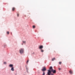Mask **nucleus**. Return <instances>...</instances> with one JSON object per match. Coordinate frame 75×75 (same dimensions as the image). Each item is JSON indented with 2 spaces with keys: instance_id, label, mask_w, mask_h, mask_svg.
<instances>
[{
  "instance_id": "1",
  "label": "nucleus",
  "mask_w": 75,
  "mask_h": 75,
  "mask_svg": "<svg viewBox=\"0 0 75 75\" xmlns=\"http://www.w3.org/2000/svg\"><path fill=\"white\" fill-rule=\"evenodd\" d=\"M42 71H43L42 75H45V73L44 71H46V67H43L42 69Z\"/></svg>"
},
{
  "instance_id": "2",
  "label": "nucleus",
  "mask_w": 75,
  "mask_h": 75,
  "mask_svg": "<svg viewBox=\"0 0 75 75\" xmlns=\"http://www.w3.org/2000/svg\"><path fill=\"white\" fill-rule=\"evenodd\" d=\"M24 52V49H21L20 50V54H23Z\"/></svg>"
},
{
  "instance_id": "3",
  "label": "nucleus",
  "mask_w": 75,
  "mask_h": 75,
  "mask_svg": "<svg viewBox=\"0 0 75 75\" xmlns=\"http://www.w3.org/2000/svg\"><path fill=\"white\" fill-rule=\"evenodd\" d=\"M48 72L47 73V74L48 75H50L51 74V72L50 70H48Z\"/></svg>"
},
{
  "instance_id": "4",
  "label": "nucleus",
  "mask_w": 75,
  "mask_h": 75,
  "mask_svg": "<svg viewBox=\"0 0 75 75\" xmlns=\"http://www.w3.org/2000/svg\"><path fill=\"white\" fill-rule=\"evenodd\" d=\"M50 69L49 70H50V71L52 72V71L53 70V69H52V67H50V68H49Z\"/></svg>"
},
{
  "instance_id": "5",
  "label": "nucleus",
  "mask_w": 75,
  "mask_h": 75,
  "mask_svg": "<svg viewBox=\"0 0 75 75\" xmlns=\"http://www.w3.org/2000/svg\"><path fill=\"white\" fill-rule=\"evenodd\" d=\"M52 72L53 74H55V73H56V70H53Z\"/></svg>"
},
{
  "instance_id": "6",
  "label": "nucleus",
  "mask_w": 75,
  "mask_h": 75,
  "mask_svg": "<svg viewBox=\"0 0 75 75\" xmlns=\"http://www.w3.org/2000/svg\"><path fill=\"white\" fill-rule=\"evenodd\" d=\"M40 49H41V50L42 49V48H43V46H39Z\"/></svg>"
},
{
  "instance_id": "7",
  "label": "nucleus",
  "mask_w": 75,
  "mask_h": 75,
  "mask_svg": "<svg viewBox=\"0 0 75 75\" xmlns=\"http://www.w3.org/2000/svg\"><path fill=\"white\" fill-rule=\"evenodd\" d=\"M11 70L12 71H14V67H12L11 68Z\"/></svg>"
},
{
  "instance_id": "8",
  "label": "nucleus",
  "mask_w": 75,
  "mask_h": 75,
  "mask_svg": "<svg viewBox=\"0 0 75 75\" xmlns=\"http://www.w3.org/2000/svg\"><path fill=\"white\" fill-rule=\"evenodd\" d=\"M69 72L70 74H73V72L72 71H70Z\"/></svg>"
},
{
  "instance_id": "9",
  "label": "nucleus",
  "mask_w": 75,
  "mask_h": 75,
  "mask_svg": "<svg viewBox=\"0 0 75 75\" xmlns=\"http://www.w3.org/2000/svg\"><path fill=\"white\" fill-rule=\"evenodd\" d=\"M13 64H10L9 65V67H13Z\"/></svg>"
},
{
  "instance_id": "10",
  "label": "nucleus",
  "mask_w": 75,
  "mask_h": 75,
  "mask_svg": "<svg viewBox=\"0 0 75 75\" xmlns=\"http://www.w3.org/2000/svg\"><path fill=\"white\" fill-rule=\"evenodd\" d=\"M55 58L54 57L52 59V61H54V60H55Z\"/></svg>"
},
{
  "instance_id": "11",
  "label": "nucleus",
  "mask_w": 75,
  "mask_h": 75,
  "mask_svg": "<svg viewBox=\"0 0 75 75\" xmlns=\"http://www.w3.org/2000/svg\"><path fill=\"white\" fill-rule=\"evenodd\" d=\"M41 51L42 52H44V50L42 49H41Z\"/></svg>"
},
{
  "instance_id": "12",
  "label": "nucleus",
  "mask_w": 75,
  "mask_h": 75,
  "mask_svg": "<svg viewBox=\"0 0 75 75\" xmlns=\"http://www.w3.org/2000/svg\"><path fill=\"white\" fill-rule=\"evenodd\" d=\"M15 10V8L13 7L12 8V11H14Z\"/></svg>"
},
{
  "instance_id": "13",
  "label": "nucleus",
  "mask_w": 75,
  "mask_h": 75,
  "mask_svg": "<svg viewBox=\"0 0 75 75\" xmlns=\"http://www.w3.org/2000/svg\"><path fill=\"white\" fill-rule=\"evenodd\" d=\"M33 28H35V25L33 26Z\"/></svg>"
},
{
  "instance_id": "14",
  "label": "nucleus",
  "mask_w": 75,
  "mask_h": 75,
  "mask_svg": "<svg viewBox=\"0 0 75 75\" xmlns=\"http://www.w3.org/2000/svg\"><path fill=\"white\" fill-rule=\"evenodd\" d=\"M9 32H7V34H9Z\"/></svg>"
},
{
  "instance_id": "15",
  "label": "nucleus",
  "mask_w": 75,
  "mask_h": 75,
  "mask_svg": "<svg viewBox=\"0 0 75 75\" xmlns=\"http://www.w3.org/2000/svg\"><path fill=\"white\" fill-rule=\"evenodd\" d=\"M23 43H24L25 44V41H23Z\"/></svg>"
},
{
  "instance_id": "16",
  "label": "nucleus",
  "mask_w": 75,
  "mask_h": 75,
  "mask_svg": "<svg viewBox=\"0 0 75 75\" xmlns=\"http://www.w3.org/2000/svg\"><path fill=\"white\" fill-rule=\"evenodd\" d=\"M62 62H59V64H61Z\"/></svg>"
},
{
  "instance_id": "17",
  "label": "nucleus",
  "mask_w": 75,
  "mask_h": 75,
  "mask_svg": "<svg viewBox=\"0 0 75 75\" xmlns=\"http://www.w3.org/2000/svg\"><path fill=\"white\" fill-rule=\"evenodd\" d=\"M4 64H6V62H4Z\"/></svg>"
},
{
  "instance_id": "18",
  "label": "nucleus",
  "mask_w": 75,
  "mask_h": 75,
  "mask_svg": "<svg viewBox=\"0 0 75 75\" xmlns=\"http://www.w3.org/2000/svg\"><path fill=\"white\" fill-rule=\"evenodd\" d=\"M17 16H18V17L19 16V14H17Z\"/></svg>"
},
{
  "instance_id": "19",
  "label": "nucleus",
  "mask_w": 75,
  "mask_h": 75,
  "mask_svg": "<svg viewBox=\"0 0 75 75\" xmlns=\"http://www.w3.org/2000/svg\"><path fill=\"white\" fill-rule=\"evenodd\" d=\"M28 61H27V64H28Z\"/></svg>"
},
{
  "instance_id": "20",
  "label": "nucleus",
  "mask_w": 75,
  "mask_h": 75,
  "mask_svg": "<svg viewBox=\"0 0 75 75\" xmlns=\"http://www.w3.org/2000/svg\"><path fill=\"white\" fill-rule=\"evenodd\" d=\"M59 70H60L61 69L60 68H59Z\"/></svg>"
},
{
  "instance_id": "21",
  "label": "nucleus",
  "mask_w": 75,
  "mask_h": 75,
  "mask_svg": "<svg viewBox=\"0 0 75 75\" xmlns=\"http://www.w3.org/2000/svg\"><path fill=\"white\" fill-rule=\"evenodd\" d=\"M51 75H54V74H51Z\"/></svg>"
},
{
  "instance_id": "22",
  "label": "nucleus",
  "mask_w": 75,
  "mask_h": 75,
  "mask_svg": "<svg viewBox=\"0 0 75 75\" xmlns=\"http://www.w3.org/2000/svg\"><path fill=\"white\" fill-rule=\"evenodd\" d=\"M22 45H23V44H22Z\"/></svg>"
}]
</instances>
